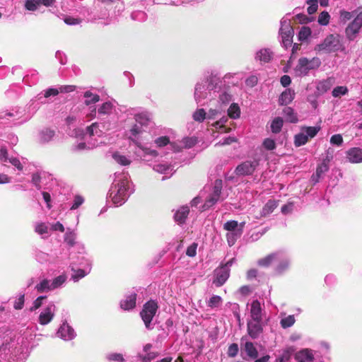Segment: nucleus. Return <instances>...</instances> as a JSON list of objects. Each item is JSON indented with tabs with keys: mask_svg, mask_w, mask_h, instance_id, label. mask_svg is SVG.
I'll return each mask as SVG.
<instances>
[{
	"mask_svg": "<svg viewBox=\"0 0 362 362\" xmlns=\"http://www.w3.org/2000/svg\"><path fill=\"white\" fill-rule=\"evenodd\" d=\"M153 169L162 174H168L173 171V167L171 165L163 163L155 164Z\"/></svg>",
	"mask_w": 362,
	"mask_h": 362,
	"instance_id": "ea45409f",
	"label": "nucleus"
},
{
	"mask_svg": "<svg viewBox=\"0 0 362 362\" xmlns=\"http://www.w3.org/2000/svg\"><path fill=\"white\" fill-rule=\"evenodd\" d=\"M135 124H138L139 126L142 127H146L148 124L149 122V117L146 113H139L135 115Z\"/></svg>",
	"mask_w": 362,
	"mask_h": 362,
	"instance_id": "4c0bfd02",
	"label": "nucleus"
},
{
	"mask_svg": "<svg viewBox=\"0 0 362 362\" xmlns=\"http://www.w3.org/2000/svg\"><path fill=\"white\" fill-rule=\"evenodd\" d=\"M250 314L252 319L262 320V306L259 300H253L251 303Z\"/></svg>",
	"mask_w": 362,
	"mask_h": 362,
	"instance_id": "393cba45",
	"label": "nucleus"
},
{
	"mask_svg": "<svg viewBox=\"0 0 362 362\" xmlns=\"http://www.w3.org/2000/svg\"><path fill=\"white\" fill-rule=\"evenodd\" d=\"M329 14L326 11H322L318 16V23L322 25H327L329 21Z\"/></svg>",
	"mask_w": 362,
	"mask_h": 362,
	"instance_id": "bf43d9fd",
	"label": "nucleus"
},
{
	"mask_svg": "<svg viewBox=\"0 0 362 362\" xmlns=\"http://www.w3.org/2000/svg\"><path fill=\"white\" fill-rule=\"evenodd\" d=\"M330 143L332 145L341 146L343 144V137L341 134H337L331 136Z\"/></svg>",
	"mask_w": 362,
	"mask_h": 362,
	"instance_id": "69168bd1",
	"label": "nucleus"
},
{
	"mask_svg": "<svg viewBox=\"0 0 362 362\" xmlns=\"http://www.w3.org/2000/svg\"><path fill=\"white\" fill-rule=\"evenodd\" d=\"M243 349L246 352L247 355L252 359H255L258 356V351L257 349L250 341H247L245 344Z\"/></svg>",
	"mask_w": 362,
	"mask_h": 362,
	"instance_id": "473e14b6",
	"label": "nucleus"
},
{
	"mask_svg": "<svg viewBox=\"0 0 362 362\" xmlns=\"http://www.w3.org/2000/svg\"><path fill=\"white\" fill-rule=\"evenodd\" d=\"M263 146L268 151H272L276 148V143L274 139L267 138L264 140Z\"/></svg>",
	"mask_w": 362,
	"mask_h": 362,
	"instance_id": "680f3d73",
	"label": "nucleus"
},
{
	"mask_svg": "<svg viewBox=\"0 0 362 362\" xmlns=\"http://www.w3.org/2000/svg\"><path fill=\"white\" fill-rule=\"evenodd\" d=\"M38 74L36 71L33 70L30 72V74H27L23 78V81L28 83L29 86H32L35 84L38 80Z\"/></svg>",
	"mask_w": 362,
	"mask_h": 362,
	"instance_id": "a18cd8bd",
	"label": "nucleus"
},
{
	"mask_svg": "<svg viewBox=\"0 0 362 362\" xmlns=\"http://www.w3.org/2000/svg\"><path fill=\"white\" fill-rule=\"evenodd\" d=\"M54 136V132L49 129H45L40 132V141L41 143H47L52 139Z\"/></svg>",
	"mask_w": 362,
	"mask_h": 362,
	"instance_id": "f704fd0d",
	"label": "nucleus"
},
{
	"mask_svg": "<svg viewBox=\"0 0 362 362\" xmlns=\"http://www.w3.org/2000/svg\"><path fill=\"white\" fill-rule=\"evenodd\" d=\"M295 322L296 319L294 315H290L282 318L280 321V325L283 328L286 329L293 326Z\"/></svg>",
	"mask_w": 362,
	"mask_h": 362,
	"instance_id": "49530a36",
	"label": "nucleus"
},
{
	"mask_svg": "<svg viewBox=\"0 0 362 362\" xmlns=\"http://www.w3.org/2000/svg\"><path fill=\"white\" fill-rule=\"evenodd\" d=\"M194 120L202 122L206 118V112L202 108L197 109L192 115Z\"/></svg>",
	"mask_w": 362,
	"mask_h": 362,
	"instance_id": "603ef678",
	"label": "nucleus"
},
{
	"mask_svg": "<svg viewBox=\"0 0 362 362\" xmlns=\"http://www.w3.org/2000/svg\"><path fill=\"white\" fill-rule=\"evenodd\" d=\"M295 98V92L291 88H286L282 92L279 98V103L281 105H286L293 101Z\"/></svg>",
	"mask_w": 362,
	"mask_h": 362,
	"instance_id": "b1692460",
	"label": "nucleus"
},
{
	"mask_svg": "<svg viewBox=\"0 0 362 362\" xmlns=\"http://www.w3.org/2000/svg\"><path fill=\"white\" fill-rule=\"evenodd\" d=\"M348 93V88L346 86H337L332 90V95L338 98Z\"/></svg>",
	"mask_w": 362,
	"mask_h": 362,
	"instance_id": "6e6d98bb",
	"label": "nucleus"
},
{
	"mask_svg": "<svg viewBox=\"0 0 362 362\" xmlns=\"http://www.w3.org/2000/svg\"><path fill=\"white\" fill-rule=\"evenodd\" d=\"M276 252L269 254L264 258L259 259L257 262L258 265L264 267L270 266L272 263H276Z\"/></svg>",
	"mask_w": 362,
	"mask_h": 362,
	"instance_id": "c756f323",
	"label": "nucleus"
},
{
	"mask_svg": "<svg viewBox=\"0 0 362 362\" xmlns=\"http://www.w3.org/2000/svg\"><path fill=\"white\" fill-rule=\"evenodd\" d=\"M106 358L110 361L123 362L124 358L121 354L112 353L106 356Z\"/></svg>",
	"mask_w": 362,
	"mask_h": 362,
	"instance_id": "13d9d810",
	"label": "nucleus"
},
{
	"mask_svg": "<svg viewBox=\"0 0 362 362\" xmlns=\"http://www.w3.org/2000/svg\"><path fill=\"white\" fill-rule=\"evenodd\" d=\"M136 300V294L132 293L128 296L124 300L120 302V306L124 310H130L135 307Z\"/></svg>",
	"mask_w": 362,
	"mask_h": 362,
	"instance_id": "a878e982",
	"label": "nucleus"
},
{
	"mask_svg": "<svg viewBox=\"0 0 362 362\" xmlns=\"http://www.w3.org/2000/svg\"><path fill=\"white\" fill-rule=\"evenodd\" d=\"M328 169L329 167L326 163H321L316 169L315 176L317 177V179L315 182H317L318 179L321 177V175L324 174L325 172H327Z\"/></svg>",
	"mask_w": 362,
	"mask_h": 362,
	"instance_id": "052dcab7",
	"label": "nucleus"
},
{
	"mask_svg": "<svg viewBox=\"0 0 362 362\" xmlns=\"http://www.w3.org/2000/svg\"><path fill=\"white\" fill-rule=\"evenodd\" d=\"M279 33L282 38V44L284 47L287 48L291 46L293 37V29L291 27L289 21L284 18L281 21Z\"/></svg>",
	"mask_w": 362,
	"mask_h": 362,
	"instance_id": "1a4fd4ad",
	"label": "nucleus"
},
{
	"mask_svg": "<svg viewBox=\"0 0 362 362\" xmlns=\"http://www.w3.org/2000/svg\"><path fill=\"white\" fill-rule=\"evenodd\" d=\"M221 88H220L219 93H216V95H218L219 101L221 103L227 104L232 100V96L225 91L221 93Z\"/></svg>",
	"mask_w": 362,
	"mask_h": 362,
	"instance_id": "4d7b16f0",
	"label": "nucleus"
},
{
	"mask_svg": "<svg viewBox=\"0 0 362 362\" xmlns=\"http://www.w3.org/2000/svg\"><path fill=\"white\" fill-rule=\"evenodd\" d=\"M23 339H11L0 347V362H24L26 357Z\"/></svg>",
	"mask_w": 362,
	"mask_h": 362,
	"instance_id": "7ed1b4c3",
	"label": "nucleus"
},
{
	"mask_svg": "<svg viewBox=\"0 0 362 362\" xmlns=\"http://www.w3.org/2000/svg\"><path fill=\"white\" fill-rule=\"evenodd\" d=\"M35 230L42 238H47L49 235V228L44 223H37L35 225Z\"/></svg>",
	"mask_w": 362,
	"mask_h": 362,
	"instance_id": "79ce46f5",
	"label": "nucleus"
},
{
	"mask_svg": "<svg viewBox=\"0 0 362 362\" xmlns=\"http://www.w3.org/2000/svg\"><path fill=\"white\" fill-rule=\"evenodd\" d=\"M66 279L67 276L65 274H62L51 280V286H52L53 290L61 288L63 286V284L66 282Z\"/></svg>",
	"mask_w": 362,
	"mask_h": 362,
	"instance_id": "c9c22d12",
	"label": "nucleus"
},
{
	"mask_svg": "<svg viewBox=\"0 0 362 362\" xmlns=\"http://www.w3.org/2000/svg\"><path fill=\"white\" fill-rule=\"evenodd\" d=\"M283 126V119L281 117H276L271 124V130L273 133H279Z\"/></svg>",
	"mask_w": 362,
	"mask_h": 362,
	"instance_id": "09e8293b",
	"label": "nucleus"
},
{
	"mask_svg": "<svg viewBox=\"0 0 362 362\" xmlns=\"http://www.w3.org/2000/svg\"><path fill=\"white\" fill-rule=\"evenodd\" d=\"M278 206V202L274 199L269 200L265 205L263 206L261 211L262 216H267L274 211V210Z\"/></svg>",
	"mask_w": 362,
	"mask_h": 362,
	"instance_id": "c85d7f7f",
	"label": "nucleus"
},
{
	"mask_svg": "<svg viewBox=\"0 0 362 362\" xmlns=\"http://www.w3.org/2000/svg\"><path fill=\"white\" fill-rule=\"evenodd\" d=\"M320 127H303L301 128L300 133L296 134L294 138V144L296 146H300L305 145L309 138L315 137Z\"/></svg>",
	"mask_w": 362,
	"mask_h": 362,
	"instance_id": "6e6552de",
	"label": "nucleus"
},
{
	"mask_svg": "<svg viewBox=\"0 0 362 362\" xmlns=\"http://www.w3.org/2000/svg\"><path fill=\"white\" fill-rule=\"evenodd\" d=\"M223 81L216 76H211L206 81L197 83L194 90V100L199 105L206 104L205 100H212L219 93Z\"/></svg>",
	"mask_w": 362,
	"mask_h": 362,
	"instance_id": "f03ea898",
	"label": "nucleus"
},
{
	"mask_svg": "<svg viewBox=\"0 0 362 362\" xmlns=\"http://www.w3.org/2000/svg\"><path fill=\"white\" fill-rule=\"evenodd\" d=\"M334 82L335 81L333 77L316 81V89L318 95H322L330 90Z\"/></svg>",
	"mask_w": 362,
	"mask_h": 362,
	"instance_id": "a211bd4d",
	"label": "nucleus"
},
{
	"mask_svg": "<svg viewBox=\"0 0 362 362\" xmlns=\"http://www.w3.org/2000/svg\"><path fill=\"white\" fill-rule=\"evenodd\" d=\"M240 109L237 103H232L228 110V115L232 119L239 118Z\"/></svg>",
	"mask_w": 362,
	"mask_h": 362,
	"instance_id": "37998d69",
	"label": "nucleus"
},
{
	"mask_svg": "<svg viewBox=\"0 0 362 362\" xmlns=\"http://www.w3.org/2000/svg\"><path fill=\"white\" fill-rule=\"evenodd\" d=\"M7 163H11L18 170H22L23 169V165L21 163L20 160L16 157L11 156Z\"/></svg>",
	"mask_w": 362,
	"mask_h": 362,
	"instance_id": "774afa93",
	"label": "nucleus"
},
{
	"mask_svg": "<svg viewBox=\"0 0 362 362\" xmlns=\"http://www.w3.org/2000/svg\"><path fill=\"white\" fill-rule=\"evenodd\" d=\"M127 172L115 173V179L109 191V197L115 206L122 205L133 192Z\"/></svg>",
	"mask_w": 362,
	"mask_h": 362,
	"instance_id": "f257e3e1",
	"label": "nucleus"
},
{
	"mask_svg": "<svg viewBox=\"0 0 362 362\" xmlns=\"http://www.w3.org/2000/svg\"><path fill=\"white\" fill-rule=\"evenodd\" d=\"M197 143V139L194 137H185L178 142H173L170 147L174 152L181 151L182 148H190Z\"/></svg>",
	"mask_w": 362,
	"mask_h": 362,
	"instance_id": "2eb2a0df",
	"label": "nucleus"
},
{
	"mask_svg": "<svg viewBox=\"0 0 362 362\" xmlns=\"http://www.w3.org/2000/svg\"><path fill=\"white\" fill-rule=\"evenodd\" d=\"M112 124L110 122L98 123H93L90 126L88 127L84 134L86 139L91 138L92 136H100L104 131L111 129Z\"/></svg>",
	"mask_w": 362,
	"mask_h": 362,
	"instance_id": "9d476101",
	"label": "nucleus"
},
{
	"mask_svg": "<svg viewBox=\"0 0 362 362\" xmlns=\"http://www.w3.org/2000/svg\"><path fill=\"white\" fill-rule=\"evenodd\" d=\"M295 358L298 362H313L314 360L313 351L308 349H303L296 353Z\"/></svg>",
	"mask_w": 362,
	"mask_h": 362,
	"instance_id": "4be33fe9",
	"label": "nucleus"
},
{
	"mask_svg": "<svg viewBox=\"0 0 362 362\" xmlns=\"http://www.w3.org/2000/svg\"><path fill=\"white\" fill-rule=\"evenodd\" d=\"M273 57V52L267 48L261 49L256 52L255 60L259 62L260 64L269 62Z\"/></svg>",
	"mask_w": 362,
	"mask_h": 362,
	"instance_id": "412c9836",
	"label": "nucleus"
},
{
	"mask_svg": "<svg viewBox=\"0 0 362 362\" xmlns=\"http://www.w3.org/2000/svg\"><path fill=\"white\" fill-rule=\"evenodd\" d=\"M238 223L236 221H228L223 224V229L228 232L238 231Z\"/></svg>",
	"mask_w": 362,
	"mask_h": 362,
	"instance_id": "864d4df0",
	"label": "nucleus"
},
{
	"mask_svg": "<svg viewBox=\"0 0 362 362\" xmlns=\"http://www.w3.org/2000/svg\"><path fill=\"white\" fill-rule=\"evenodd\" d=\"M91 269V264L88 262L87 263V266L84 269H78L77 270H74L72 269V270L74 271V274L72 275L71 279L74 281H78L80 279L84 277L88 274L90 273Z\"/></svg>",
	"mask_w": 362,
	"mask_h": 362,
	"instance_id": "bb28decb",
	"label": "nucleus"
},
{
	"mask_svg": "<svg viewBox=\"0 0 362 362\" xmlns=\"http://www.w3.org/2000/svg\"><path fill=\"white\" fill-rule=\"evenodd\" d=\"M39 6V0H26L25 2V8L28 11H36Z\"/></svg>",
	"mask_w": 362,
	"mask_h": 362,
	"instance_id": "5fc2aeb1",
	"label": "nucleus"
},
{
	"mask_svg": "<svg viewBox=\"0 0 362 362\" xmlns=\"http://www.w3.org/2000/svg\"><path fill=\"white\" fill-rule=\"evenodd\" d=\"M362 27V11L357 13L354 21L347 26L345 33L349 40H353Z\"/></svg>",
	"mask_w": 362,
	"mask_h": 362,
	"instance_id": "f8f14e48",
	"label": "nucleus"
},
{
	"mask_svg": "<svg viewBox=\"0 0 362 362\" xmlns=\"http://www.w3.org/2000/svg\"><path fill=\"white\" fill-rule=\"evenodd\" d=\"M342 45L338 35H329L324 40L317 45L314 50L317 52L331 53L335 52L341 49Z\"/></svg>",
	"mask_w": 362,
	"mask_h": 362,
	"instance_id": "423d86ee",
	"label": "nucleus"
},
{
	"mask_svg": "<svg viewBox=\"0 0 362 362\" xmlns=\"http://www.w3.org/2000/svg\"><path fill=\"white\" fill-rule=\"evenodd\" d=\"M189 209L187 206H182L180 207L174 214V219L178 224H182L189 214Z\"/></svg>",
	"mask_w": 362,
	"mask_h": 362,
	"instance_id": "5701e85b",
	"label": "nucleus"
},
{
	"mask_svg": "<svg viewBox=\"0 0 362 362\" xmlns=\"http://www.w3.org/2000/svg\"><path fill=\"white\" fill-rule=\"evenodd\" d=\"M321 64V59L317 57L311 59L303 57L298 60L293 71L296 76L303 77L315 72Z\"/></svg>",
	"mask_w": 362,
	"mask_h": 362,
	"instance_id": "39448f33",
	"label": "nucleus"
},
{
	"mask_svg": "<svg viewBox=\"0 0 362 362\" xmlns=\"http://www.w3.org/2000/svg\"><path fill=\"white\" fill-rule=\"evenodd\" d=\"M346 158L350 163H358L362 162V149L358 147L351 148L346 152Z\"/></svg>",
	"mask_w": 362,
	"mask_h": 362,
	"instance_id": "aec40b11",
	"label": "nucleus"
},
{
	"mask_svg": "<svg viewBox=\"0 0 362 362\" xmlns=\"http://www.w3.org/2000/svg\"><path fill=\"white\" fill-rule=\"evenodd\" d=\"M262 320L252 319L247 322L248 334L252 339L257 338L262 332Z\"/></svg>",
	"mask_w": 362,
	"mask_h": 362,
	"instance_id": "dca6fc26",
	"label": "nucleus"
},
{
	"mask_svg": "<svg viewBox=\"0 0 362 362\" xmlns=\"http://www.w3.org/2000/svg\"><path fill=\"white\" fill-rule=\"evenodd\" d=\"M146 133V132L144 129V127L139 126L138 124H134L132 125L129 132L127 133V136L128 139L137 146V149L135 151L136 155L140 157L143 160L150 161L151 158H156L158 156V153L155 150L150 149L141 145V141L144 140Z\"/></svg>",
	"mask_w": 362,
	"mask_h": 362,
	"instance_id": "20e7f679",
	"label": "nucleus"
},
{
	"mask_svg": "<svg viewBox=\"0 0 362 362\" xmlns=\"http://www.w3.org/2000/svg\"><path fill=\"white\" fill-rule=\"evenodd\" d=\"M158 308V306L154 300H149L144 304L140 315L147 329L151 330L153 329L154 325L152 323V320Z\"/></svg>",
	"mask_w": 362,
	"mask_h": 362,
	"instance_id": "0eeeda50",
	"label": "nucleus"
},
{
	"mask_svg": "<svg viewBox=\"0 0 362 362\" xmlns=\"http://www.w3.org/2000/svg\"><path fill=\"white\" fill-rule=\"evenodd\" d=\"M83 96L85 98L84 104L87 106H91L92 104H95L100 100V96L98 94H94L89 90L86 91Z\"/></svg>",
	"mask_w": 362,
	"mask_h": 362,
	"instance_id": "7c9ffc66",
	"label": "nucleus"
},
{
	"mask_svg": "<svg viewBox=\"0 0 362 362\" xmlns=\"http://www.w3.org/2000/svg\"><path fill=\"white\" fill-rule=\"evenodd\" d=\"M219 199L220 195L212 193L206 200L203 207L204 208V209L211 207L219 200Z\"/></svg>",
	"mask_w": 362,
	"mask_h": 362,
	"instance_id": "8fccbe9b",
	"label": "nucleus"
},
{
	"mask_svg": "<svg viewBox=\"0 0 362 362\" xmlns=\"http://www.w3.org/2000/svg\"><path fill=\"white\" fill-rule=\"evenodd\" d=\"M216 279L214 283L216 286H222L229 277V269L228 266H223L215 271Z\"/></svg>",
	"mask_w": 362,
	"mask_h": 362,
	"instance_id": "6ab92c4d",
	"label": "nucleus"
},
{
	"mask_svg": "<svg viewBox=\"0 0 362 362\" xmlns=\"http://www.w3.org/2000/svg\"><path fill=\"white\" fill-rule=\"evenodd\" d=\"M57 335L62 339L69 341L73 339L76 337V333L74 329L64 322L59 328Z\"/></svg>",
	"mask_w": 362,
	"mask_h": 362,
	"instance_id": "f3484780",
	"label": "nucleus"
},
{
	"mask_svg": "<svg viewBox=\"0 0 362 362\" xmlns=\"http://www.w3.org/2000/svg\"><path fill=\"white\" fill-rule=\"evenodd\" d=\"M356 13V11L354 12H349L346 11H340V20L343 22H346L349 20H350L355 14Z\"/></svg>",
	"mask_w": 362,
	"mask_h": 362,
	"instance_id": "338daca9",
	"label": "nucleus"
},
{
	"mask_svg": "<svg viewBox=\"0 0 362 362\" xmlns=\"http://www.w3.org/2000/svg\"><path fill=\"white\" fill-rule=\"evenodd\" d=\"M95 146V144L87 145L84 142H80L78 144H76V145L73 146V150L75 151H83V150H85V149L92 148Z\"/></svg>",
	"mask_w": 362,
	"mask_h": 362,
	"instance_id": "e2e57ef3",
	"label": "nucleus"
},
{
	"mask_svg": "<svg viewBox=\"0 0 362 362\" xmlns=\"http://www.w3.org/2000/svg\"><path fill=\"white\" fill-rule=\"evenodd\" d=\"M276 263L275 272L282 274L289 268L291 259L284 251L280 250L276 252Z\"/></svg>",
	"mask_w": 362,
	"mask_h": 362,
	"instance_id": "ddd939ff",
	"label": "nucleus"
},
{
	"mask_svg": "<svg viewBox=\"0 0 362 362\" xmlns=\"http://www.w3.org/2000/svg\"><path fill=\"white\" fill-rule=\"evenodd\" d=\"M113 109V105L111 102L107 101L103 103L98 109V117L102 118L103 116L110 115Z\"/></svg>",
	"mask_w": 362,
	"mask_h": 362,
	"instance_id": "cd10ccee",
	"label": "nucleus"
},
{
	"mask_svg": "<svg viewBox=\"0 0 362 362\" xmlns=\"http://www.w3.org/2000/svg\"><path fill=\"white\" fill-rule=\"evenodd\" d=\"M112 158L117 163L122 165H128L131 163V160L127 157L117 152L113 153Z\"/></svg>",
	"mask_w": 362,
	"mask_h": 362,
	"instance_id": "de8ad7c7",
	"label": "nucleus"
},
{
	"mask_svg": "<svg viewBox=\"0 0 362 362\" xmlns=\"http://www.w3.org/2000/svg\"><path fill=\"white\" fill-rule=\"evenodd\" d=\"M258 165L257 160H247L238 165L235 169L236 174L238 175H248L252 174L256 167Z\"/></svg>",
	"mask_w": 362,
	"mask_h": 362,
	"instance_id": "4468645a",
	"label": "nucleus"
},
{
	"mask_svg": "<svg viewBox=\"0 0 362 362\" xmlns=\"http://www.w3.org/2000/svg\"><path fill=\"white\" fill-rule=\"evenodd\" d=\"M51 284H52L51 280L45 279L36 285L35 288L37 291V292H40V293L53 291V288H52V286H52Z\"/></svg>",
	"mask_w": 362,
	"mask_h": 362,
	"instance_id": "2f4dec72",
	"label": "nucleus"
},
{
	"mask_svg": "<svg viewBox=\"0 0 362 362\" xmlns=\"http://www.w3.org/2000/svg\"><path fill=\"white\" fill-rule=\"evenodd\" d=\"M76 234L74 231L67 229L64 235V242L72 247L76 244Z\"/></svg>",
	"mask_w": 362,
	"mask_h": 362,
	"instance_id": "c03bdc74",
	"label": "nucleus"
},
{
	"mask_svg": "<svg viewBox=\"0 0 362 362\" xmlns=\"http://www.w3.org/2000/svg\"><path fill=\"white\" fill-rule=\"evenodd\" d=\"M197 247H198V244L196 243H193L192 244H191L187 248V250H186V255L188 256V257H194L196 256L197 255Z\"/></svg>",
	"mask_w": 362,
	"mask_h": 362,
	"instance_id": "0e129e2a",
	"label": "nucleus"
},
{
	"mask_svg": "<svg viewBox=\"0 0 362 362\" xmlns=\"http://www.w3.org/2000/svg\"><path fill=\"white\" fill-rule=\"evenodd\" d=\"M293 352L294 349L291 347L284 350L281 354L276 358V362H288Z\"/></svg>",
	"mask_w": 362,
	"mask_h": 362,
	"instance_id": "58836bf2",
	"label": "nucleus"
},
{
	"mask_svg": "<svg viewBox=\"0 0 362 362\" xmlns=\"http://www.w3.org/2000/svg\"><path fill=\"white\" fill-rule=\"evenodd\" d=\"M311 35V30L308 27L303 26L300 30L298 38L300 41H305Z\"/></svg>",
	"mask_w": 362,
	"mask_h": 362,
	"instance_id": "3c124183",
	"label": "nucleus"
},
{
	"mask_svg": "<svg viewBox=\"0 0 362 362\" xmlns=\"http://www.w3.org/2000/svg\"><path fill=\"white\" fill-rule=\"evenodd\" d=\"M242 235V230L238 229V231L228 232L226 234V239L229 246H233L236 242L237 239Z\"/></svg>",
	"mask_w": 362,
	"mask_h": 362,
	"instance_id": "a19ab883",
	"label": "nucleus"
},
{
	"mask_svg": "<svg viewBox=\"0 0 362 362\" xmlns=\"http://www.w3.org/2000/svg\"><path fill=\"white\" fill-rule=\"evenodd\" d=\"M284 116L286 120L288 122L296 123L298 122V118L294 112V110L290 107H284L283 110Z\"/></svg>",
	"mask_w": 362,
	"mask_h": 362,
	"instance_id": "72a5a7b5",
	"label": "nucleus"
},
{
	"mask_svg": "<svg viewBox=\"0 0 362 362\" xmlns=\"http://www.w3.org/2000/svg\"><path fill=\"white\" fill-rule=\"evenodd\" d=\"M55 312L56 306L54 303L53 302H49L40 313L37 322L41 325H46L49 324L53 320Z\"/></svg>",
	"mask_w": 362,
	"mask_h": 362,
	"instance_id": "9b49d317",
	"label": "nucleus"
},
{
	"mask_svg": "<svg viewBox=\"0 0 362 362\" xmlns=\"http://www.w3.org/2000/svg\"><path fill=\"white\" fill-rule=\"evenodd\" d=\"M223 303V300L221 296L217 295H214L211 296L209 300L206 301V305L208 307L214 309L218 308Z\"/></svg>",
	"mask_w": 362,
	"mask_h": 362,
	"instance_id": "e433bc0d",
	"label": "nucleus"
}]
</instances>
